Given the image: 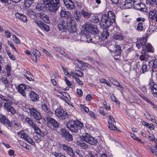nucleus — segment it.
Here are the masks:
<instances>
[{
	"label": "nucleus",
	"instance_id": "54",
	"mask_svg": "<svg viewBox=\"0 0 157 157\" xmlns=\"http://www.w3.org/2000/svg\"><path fill=\"white\" fill-rule=\"evenodd\" d=\"M147 128L150 129L151 130H154L155 127L152 123L148 124L147 126Z\"/></svg>",
	"mask_w": 157,
	"mask_h": 157
},
{
	"label": "nucleus",
	"instance_id": "24",
	"mask_svg": "<svg viewBox=\"0 0 157 157\" xmlns=\"http://www.w3.org/2000/svg\"><path fill=\"white\" fill-rule=\"evenodd\" d=\"M10 104H11L10 103L9 104L8 103H4V107L8 112H10L12 114H14L16 113L15 110L14 108L10 105Z\"/></svg>",
	"mask_w": 157,
	"mask_h": 157
},
{
	"label": "nucleus",
	"instance_id": "39",
	"mask_svg": "<svg viewBox=\"0 0 157 157\" xmlns=\"http://www.w3.org/2000/svg\"><path fill=\"white\" fill-rule=\"evenodd\" d=\"M143 23L142 22H140L138 24L137 27V29L138 31L140 32L143 29Z\"/></svg>",
	"mask_w": 157,
	"mask_h": 157
},
{
	"label": "nucleus",
	"instance_id": "45",
	"mask_svg": "<svg viewBox=\"0 0 157 157\" xmlns=\"http://www.w3.org/2000/svg\"><path fill=\"white\" fill-rule=\"evenodd\" d=\"M13 40L15 43L18 44L20 42V40L15 35H13Z\"/></svg>",
	"mask_w": 157,
	"mask_h": 157
},
{
	"label": "nucleus",
	"instance_id": "46",
	"mask_svg": "<svg viewBox=\"0 0 157 157\" xmlns=\"http://www.w3.org/2000/svg\"><path fill=\"white\" fill-rule=\"evenodd\" d=\"M25 121L28 123V124L30 125L31 124H33V121L29 118H26L25 119Z\"/></svg>",
	"mask_w": 157,
	"mask_h": 157
},
{
	"label": "nucleus",
	"instance_id": "10",
	"mask_svg": "<svg viewBox=\"0 0 157 157\" xmlns=\"http://www.w3.org/2000/svg\"><path fill=\"white\" fill-rule=\"evenodd\" d=\"M31 116L34 117L36 120H40L42 119L40 113L34 108H29V109Z\"/></svg>",
	"mask_w": 157,
	"mask_h": 157
},
{
	"label": "nucleus",
	"instance_id": "53",
	"mask_svg": "<svg viewBox=\"0 0 157 157\" xmlns=\"http://www.w3.org/2000/svg\"><path fill=\"white\" fill-rule=\"evenodd\" d=\"M5 34L6 36L8 38H10L11 36L10 32L8 30L5 31Z\"/></svg>",
	"mask_w": 157,
	"mask_h": 157
},
{
	"label": "nucleus",
	"instance_id": "48",
	"mask_svg": "<svg viewBox=\"0 0 157 157\" xmlns=\"http://www.w3.org/2000/svg\"><path fill=\"white\" fill-rule=\"evenodd\" d=\"M20 20L24 22H26L27 21V18L26 17L22 14L21 16Z\"/></svg>",
	"mask_w": 157,
	"mask_h": 157
},
{
	"label": "nucleus",
	"instance_id": "34",
	"mask_svg": "<svg viewBox=\"0 0 157 157\" xmlns=\"http://www.w3.org/2000/svg\"><path fill=\"white\" fill-rule=\"evenodd\" d=\"M81 13L85 18H89L92 14L91 13H88L83 10L81 11Z\"/></svg>",
	"mask_w": 157,
	"mask_h": 157
},
{
	"label": "nucleus",
	"instance_id": "23",
	"mask_svg": "<svg viewBox=\"0 0 157 157\" xmlns=\"http://www.w3.org/2000/svg\"><path fill=\"white\" fill-rule=\"evenodd\" d=\"M21 137L31 145H33L35 143L33 142V139L30 137L26 133H24L21 134Z\"/></svg>",
	"mask_w": 157,
	"mask_h": 157
},
{
	"label": "nucleus",
	"instance_id": "25",
	"mask_svg": "<svg viewBox=\"0 0 157 157\" xmlns=\"http://www.w3.org/2000/svg\"><path fill=\"white\" fill-rule=\"evenodd\" d=\"M113 37L115 40H121L123 38V36L119 32H116L114 34Z\"/></svg>",
	"mask_w": 157,
	"mask_h": 157
},
{
	"label": "nucleus",
	"instance_id": "62",
	"mask_svg": "<svg viewBox=\"0 0 157 157\" xmlns=\"http://www.w3.org/2000/svg\"><path fill=\"white\" fill-rule=\"evenodd\" d=\"M37 25L40 28L42 26V25L44 24L43 22L41 21H38L36 22Z\"/></svg>",
	"mask_w": 157,
	"mask_h": 157
},
{
	"label": "nucleus",
	"instance_id": "42",
	"mask_svg": "<svg viewBox=\"0 0 157 157\" xmlns=\"http://www.w3.org/2000/svg\"><path fill=\"white\" fill-rule=\"evenodd\" d=\"M79 145L83 149H86L88 147V145L86 143L82 142L80 143Z\"/></svg>",
	"mask_w": 157,
	"mask_h": 157
},
{
	"label": "nucleus",
	"instance_id": "56",
	"mask_svg": "<svg viewBox=\"0 0 157 157\" xmlns=\"http://www.w3.org/2000/svg\"><path fill=\"white\" fill-rule=\"evenodd\" d=\"M84 36H85V37H86V40L87 42L89 43V42H93L92 41V39L90 37H88L87 36H86V34L84 35Z\"/></svg>",
	"mask_w": 157,
	"mask_h": 157
},
{
	"label": "nucleus",
	"instance_id": "29",
	"mask_svg": "<svg viewBox=\"0 0 157 157\" xmlns=\"http://www.w3.org/2000/svg\"><path fill=\"white\" fill-rule=\"evenodd\" d=\"M148 71V68L147 67L146 64L143 63L141 66V69L140 70V73L141 74H143L147 71Z\"/></svg>",
	"mask_w": 157,
	"mask_h": 157
},
{
	"label": "nucleus",
	"instance_id": "28",
	"mask_svg": "<svg viewBox=\"0 0 157 157\" xmlns=\"http://www.w3.org/2000/svg\"><path fill=\"white\" fill-rule=\"evenodd\" d=\"M115 48V56H119L121 55V50L120 46L118 45H115L114 46Z\"/></svg>",
	"mask_w": 157,
	"mask_h": 157
},
{
	"label": "nucleus",
	"instance_id": "3",
	"mask_svg": "<svg viewBox=\"0 0 157 157\" xmlns=\"http://www.w3.org/2000/svg\"><path fill=\"white\" fill-rule=\"evenodd\" d=\"M67 126L68 129L73 132H77L80 128L84 127L83 124L78 120H70L67 123Z\"/></svg>",
	"mask_w": 157,
	"mask_h": 157
},
{
	"label": "nucleus",
	"instance_id": "47",
	"mask_svg": "<svg viewBox=\"0 0 157 157\" xmlns=\"http://www.w3.org/2000/svg\"><path fill=\"white\" fill-rule=\"evenodd\" d=\"M7 53L11 59L13 60L15 59V56L13 55H12L10 52L9 51H7Z\"/></svg>",
	"mask_w": 157,
	"mask_h": 157
},
{
	"label": "nucleus",
	"instance_id": "11",
	"mask_svg": "<svg viewBox=\"0 0 157 157\" xmlns=\"http://www.w3.org/2000/svg\"><path fill=\"white\" fill-rule=\"evenodd\" d=\"M60 15L64 19H67V20L69 22L71 21V23H72V22L73 23L74 20L71 17V14L69 11L63 10L61 11Z\"/></svg>",
	"mask_w": 157,
	"mask_h": 157
},
{
	"label": "nucleus",
	"instance_id": "41",
	"mask_svg": "<svg viewBox=\"0 0 157 157\" xmlns=\"http://www.w3.org/2000/svg\"><path fill=\"white\" fill-rule=\"evenodd\" d=\"M157 0H146V3L148 5L154 6L155 4L156 3Z\"/></svg>",
	"mask_w": 157,
	"mask_h": 157
},
{
	"label": "nucleus",
	"instance_id": "30",
	"mask_svg": "<svg viewBox=\"0 0 157 157\" xmlns=\"http://www.w3.org/2000/svg\"><path fill=\"white\" fill-rule=\"evenodd\" d=\"M99 33V30L97 26L96 25H93L90 33L93 34H98Z\"/></svg>",
	"mask_w": 157,
	"mask_h": 157
},
{
	"label": "nucleus",
	"instance_id": "35",
	"mask_svg": "<svg viewBox=\"0 0 157 157\" xmlns=\"http://www.w3.org/2000/svg\"><path fill=\"white\" fill-rule=\"evenodd\" d=\"M35 51V53L34 54V56H35V59H33V60L35 62H37V56L40 57V53L38 50H36Z\"/></svg>",
	"mask_w": 157,
	"mask_h": 157
},
{
	"label": "nucleus",
	"instance_id": "2",
	"mask_svg": "<svg viewBox=\"0 0 157 157\" xmlns=\"http://www.w3.org/2000/svg\"><path fill=\"white\" fill-rule=\"evenodd\" d=\"M43 2L42 4L38 3L36 4V9L37 11L55 12L59 6V0H43Z\"/></svg>",
	"mask_w": 157,
	"mask_h": 157
},
{
	"label": "nucleus",
	"instance_id": "16",
	"mask_svg": "<svg viewBox=\"0 0 157 157\" xmlns=\"http://www.w3.org/2000/svg\"><path fill=\"white\" fill-rule=\"evenodd\" d=\"M36 15L38 18L43 20L44 22L47 23H50V20L48 16L45 13L43 12L38 13H36Z\"/></svg>",
	"mask_w": 157,
	"mask_h": 157
},
{
	"label": "nucleus",
	"instance_id": "38",
	"mask_svg": "<svg viewBox=\"0 0 157 157\" xmlns=\"http://www.w3.org/2000/svg\"><path fill=\"white\" fill-rule=\"evenodd\" d=\"M90 21L94 23H97L99 21L98 17L93 16L90 20Z\"/></svg>",
	"mask_w": 157,
	"mask_h": 157
},
{
	"label": "nucleus",
	"instance_id": "18",
	"mask_svg": "<svg viewBox=\"0 0 157 157\" xmlns=\"http://www.w3.org/2000/svg\"><path fill=\"white\" fill-rule=\"evenodd\" d=\"M27 88L23 84H19L17 87L18 91L24 97H26Z\"/></svg>",
	"mask_w": 157,
	"mask_h": 157
},
{
	"label": "nucleus",
	"instance_id": "64",
	"mask_svg": "<svg viewBox=\"0 0 157 157\" xmlns=\"http://www.w3.org/2000/svg\"><path fill=\"white\" fill-rule=\"evenodd\" d=\"M54 155L56 157H65V156L64 155H62L60 154H58V153H56Z\"/></svg>",
	"mask_w": 157,
	"mask_h": 157
},
{
	"label": "nucleus",
	"instance_id": "20",
	"mask_svg": "<svg viewBox=\"0 0 157 157\" xmlns=\"http://www.w3.org/2000/svg\"><path fill=\"white\" fill-rule=\"evenodd\" d=\"M29 97L31 101L34 102H37L39 100L38 95L33 91H31L29 94Z\"/></svg>",
	"mask_w": 157,
	"mask_h": 157
},
{
	"label": "nucleus",
	"instance_id": "51",
	"mask_svg": "<svg viewBox=\"0 0 157 157\" xmlns=\"http://www.w3.org/2000/svg\"><path fill=\"white\" fill-rule=\"evenodd\" d=\"M146 6L143 3H141L140 2V8H141L140 9V11H145V7Z\"/></svg>",
	"mask_w": 157,
	"mask_h": 157
},
{
	"label": "nucleus",
	"instance_id": "21",
	"mask_svg": "<svg viewBox=\"0 0 157 157\" xmlns=\"http://www.w3.org/2000/svg\"><path fill=\"white\" fill-rule=\"evenodd\" d=\"M93 25L91 24L86 25L85 27H84L83 26L82 29V33L84 35H86L87 33H90Z\"/></svg>",
	"mask_w": 157,
	"mask_h": 157
},
{
	"label": "nucleus",
	"instance_id": "1",
	"mask_svg": "<svg viewBox=\"0 0 157 157\" xmlns=\"http://www.w3.org/2000/svg\"><path fill=\"white\" fill-rule=\"evenodd\" d=\"M115 16L113 11H109L107 14H103L100 22V25L101 28L104 29L101 33V38H99L100 41L105 40L109 36V33L107 29L115 22Z\"/></svg>",
	"mask_w": 157,
	"mask_h": 157
},
{
	"label": "nucleus",
	"instance_id": "57",
	"mask_svg": "<svg viewBox=\"0 0 157 157\" xmlns=\"http://www.w3.org/2000/svg\"><path fill=\"white\" fill-rule=\"evenodd\" d=\"M77 94H78L79 97H81L82 95V92L80 89H77Z\"/></svg>",
	"mask_w": 157,
	"mask_h": 157
},
{
	"label": "nucleus",
	"instance_id": "49",
	"mask_svg": "<svg viewBox=\"0 0 157 157\" xmlns=\"http://www.w3.org/2000/svg\"><path fill=\"white\" fill-rule=\"evenodd\" d=\"M8 44L10 45V46L12 47L14 50L16 52H17V50L15 48L13 44V43L12 42L9 41H8Z\"/></svg>",
	"mask_w": 157,
	"mask_h": 157
},
{
	"label": "nucleus",
	"instance_id": "5",
	"mask_svg": "<svg viewBox=\"0 0 157 157\" xmlns=\"http://www.w3.org/2000/svg\"><path fill=\"white\" fill-rule=\"evenodd\" d=\"M81 139L82 140L93 145H96L98 143L96 138L87 133H83L81 137Z\"/></svg>",
	"mask_w": 157,
	"mask_h": 157
},
{
	"label": "nucleus",
	"instance_id": "37",
	"mask_svg": "<svg viewBox=\"0 0 157 157\" xmlns=\"http://www.w3.org/2000/svg\"><path fill=\"white\" fill-rule=\"evenodd\" d=\"M0 98L3 101H5L6 103L10 104V101L9 99L7 97L4 96L2 95H0Z\"/></svg>",
	"mask_w": 157,
	"mask_h": 157
},
{
	"label": "nucleus",
	"instance_id": "27",
	"mask_svg": "<svg viewBox=\"0 0 157 157\" xmlns=\"http://www.w3.org/2000/svg\"><path fill=\"white\" fill-rule=\"evenodd\" d=\"M2 82L4 83L5 87L6 88H8L9 87L10 83L8 80H7V78L6 77H2L1 79Z\"/></svg>",
	"mask_w": 157,
	"mask_h": 157
},
{
	"label": "nucleus",
	"instance_id": "40",
	"mask_svg": "<svg viewBox=\"0 0 157 157\" xmlns=\"http://www.w3.org/2000/svg\"><path fill=\"white\" fill-rule=\"evenodd\" d=\"M41 28L47 32L48 31L50 30L49 26L44 23L42 25V26Z\"/></svg>",
	"mask_w": 157,
	"mask_h": 157
},
{
	"label": "nucleus",
	"instance_id": "52",
	"mask_svg": "<svg viewBox=\"0 0 157 157\" xmlns=\"http://www.w3.org/2000/svg\"><path fill=\"white\" fill-rule=\"evenodd\" d=\"M77 61L78 62L80 63L81 64H82L83 66H85V67H88V65H89L87 63H84V62H83L82 61L78 59H77Z\"/></svg>",
	"mask_w": 157,
	"mask_h": 157
},
{
	"label": "nucleus",
	"instance_id": "13",
	"mask_svg": "<svg viewBox=\"0 0 157 157\" xmlns=\"http://www.w3.org/2000/svg\"><path fill=\"white\" fill-rule=\"evenodd\" d=\"M139 0H126L124 4H122V8L124 9H130L134 6V3L138 2Z\"/></svg>",
	"mask_w": 157,
	"mask_h": 157
},
{
	"label": "nucleus",
	"instance_id": "60",
	"mask_svg": "<svg viewBox=\"0 0 157 157\" xmlns=\"http://www.w3.org/2000/svg\"><path fill=\"white\" fill-rule=\"evenodd\" d=\"M112 4H117L118 3H120L121 2H119L120 0H111ZM121 1V0H120Z\"/></svg>",
	"mask_w": 157,
	"mask_h": 157
},
{
	"label": "nucleus",
	"instance_id": "19",
	"mask_svg": "<svg viewBox=\"0 0 157 157\" xmlns=\"http://www.w3.org/2000/svg\"><path fill=\"white\" fill-rule=\"evenodd\" d=\"M40 107V109L45 112L49 114H52L51 110L46 104L45 101L44 100L41 102Z\"/></svg>",
	"mask_w": 157,
	"mask_h": 157
},
{
	"label": "nucleus",
	"instance_id": "31",
	"mask_svg": "<svg viewBox=\"0 0 157 157\" xmlns=\"http://www.w3.org/2000/svg\"><path fill=\"white\" fill-rule=\"evenodd\" d=\"M156 14L155 11H150L149 13V17L151 19L154 20L156 18Z\"/></svg>",
	"mask_w": 157,
	"mask_h": 157
},
{
	"label": "nucleus",
	"instance_id": "26",
	"mask_svg": "<svg viewBox=\"0 0 157 157\" xmlns=\"http://www.w3.org/2000/svg\"><path fill=\"white\" fill-rule=\"evenodd\" d=\"M71 23V24L70 25V27H68L67 29L70 30L71 32L72 33H75L77 30V28L76 25H75L74 21V20L73 23L72 22V23Z\"/></svg>",
	"mask_w": 157,
	"mask_h": 157
},
{
	"label": "nucleus",
	"instance_id": "15",
	"mask_svg": "<svg viewBox=\"0 0 157 157\" xmlns=\"http://www.w3.org/2000/svg\"><path fill=\"white\" fill-rule=\"evenodd\" d=\"M0 122L4 125H8L10 127L12 126V124L9 119L5 116L2 114H0Z\"/></svg>",
	"mask_w": 157,
	"mask_h": 157
},
{
	"label": "nucleus",
	"instance_id": "58",
	"mask_svg": "<svg viewBox=\"0 0 157 157\" xmlns=\"http://www.w3.org/2000/svg\"><path fill=\"white\" fill-rule=\"evenodd\" d=\"M75 79L78 83L82 85H83V82L78 78L75 77Z\"/></svg>",
	"mask_w": 157,
	"mask_h": 157
},
{
	"label": "nucleus",
	"instance_id": "32",
	"mask_svg": "<svg viewBox=\"0 0 157 157\" xmlns=\"http://www.w3.org/2000/svg\"><path fill=\"white\" fill-rule=\"evenodd\" d=\"M35 0H25L24 4L25 6L29 7Z\"/></svg>",
	"mask_w": 157,
	"mask_h": 157
},
{
	"label": "nucleus",
	"instance_id": "12",
	"mask_svg": "<svg viewBox=\"0 0 157 157\" xmlns=\"http://www.w3.org/2000/svg\"><path fill=\"white\" fill-rule=\"evenodd\" d=\"M60 148H62L69 155H70L72 157H75V153L72 148L69 146H67L65 144H61L59 145Z\"/></svg>",
	"mask_w": 157,
	"mask_h": 157
},
{
	"label": "nucleus",
	"instance_id": "9",
	"mask_svg": "<svg viewBox=\"0 0 157 157\" xmlns=\"http://www.w3.org/2000/svg\"><path fill=\"white\" fill-rule=\"evenodd\" d=\"M60 134L62 137L66 140L70 142L73 140L72 135L69 132L64 128H62L60 130Z\"/></svg>",
	"mask_w": 157,
	"mask_h": 157
},
{
	"label": "nucleus",
	"instance_id": "22",
	"mask_svg": "<svg viewBox=\"0 0 157 157\" xmlns=\"http://www.w3.org/2000/svg\"><path fill=\"white\" fill-rule=\"evenodd\" d=\"M63 2L67 8L71 10L75 8L74 4L71 0H63Z\"/></svg>",
	"mask_w": 157,
	"mask_h": 157
},
{
	"label": "nucleus",
	"instance_id": "7",
	"mask_svg": "<svg viewBox=\"0 0 157 157\" xmlns=\"http://www.w3.org/2000/svg\"><path fill=\"white\" fill-rule=\"evenodd\" d=\"M57 22L59 29L63 31H65L67 29L71 24V21L69 22L68 21L64 20L61 18H59Z\"/></svg>",
	"mask_w": 157,
	"mask_h": 157
},
{
	"label": "nucleus",
	"instance_id": "61",
	"mask_svg": "<svg viewBox=\"0 0 157 157\" xmlns=\"http://www.w3.org/2000/svg\"><path fill=\"white\" fill-rule=\"evenodd\" d=\"M91 95L90 94H88L86 95V99L87 101H90L91 100Z\"/></svg>",
	"mask_w": 157,
	"mask_h": 157
},
{
	"label": "nucleus",
	"instance_id": "33",
	"mask_svg": "<svg viewBox=\"0 0 157 157\" xmlns=\"http://www.w3.org/2000/svg\"><path fill=\"white\" fill-rule=\"evenodd\" d=\"M109 128L112 130H116V131H118L119 129H118L116 126L113 124L112 122H110L109 121Z\"/></svg>",
	"mask_w": 157,
	"mask_h": 157
},
{
	"label": "nucleus",
	"instance_id": "36",
	"mask_svg": "<svg viewBox=\"0 0 157 157\" xmlns=\"http://www.w3.org/2000/svg\"><path fill=\"white\" fill-rule=\"evenodd\" d=\"M138 2H135L134 3L133 7L136 9L140 11V0Z\"/></svg>",
	"mask_w": 157,
	"mask_h": 157
},
{
	"label": "nucleus",
	"instance_id": "55",
	"mask_svg": "<svg viewBox=\"0 0 157 157\" xmlns=\"http://www.w3.org/2000/svg\"><path fill=\"white\" fill-rule=\"evenodd\" d=\"M112 100L113 101L115 102L117 104H120V102L119 101L117 100L115 96L114 95H113L111 97Z\"/></svg>",
	"mask_w": 157,
	"mask_h": 157
},
{
	"label": "nucleus",
	"instance_id": "63",
	"mask_svg": "<svg viewBox=\"0 0 157 157\" xmlns=\"http://www.w3.org/2000/svg\"><path fill=\"white\" fill-rule=\"evenodd\" d=\"M153 67H157V59H153Z\"/></svg>",
	"mask_w": 157,
	"mask_h": 157
},
{
	"label": "nucleus",
	"instance_id": "59",
	"mask_svg": "<svg viewBox=\"0 0 157 157\" xmlns=\"http://www.w3.org/2000/svg\"><path fill=\"white\" fill-rule=\"evenodd\" d=\"M140 67V62H138L134 66V69H139Z\"/></svg>",
	"mask_w": 157,
	"mask_h": 157
},
{
	"label": "nucleus",
	"instance_id": "50",
	"mask_svg": "<svg viewBox=\"0 0 157 157\" xmlns=\"http://www.w3.org/2000/svg\"><path fill=\"white\" fill-rule=\"evenodd\" d=\"M99 112L100 114H102L103 116H105V115L106 113L104 111V109L103 107H99Z\"/></svg>",
	"mask_w": 157,
	"mask_h": 157
},
{
	"label": "nucleus",
	"instance_id": "8",
	"mask_svg": "<svg viewBox=\"0 0 157 157\" xmlns=\"http://www.w3.org/2000/svg\"><path fill=\"white\" fill-rule=\"evenodd\" d=\"M55 114L56 116L60 120H64L68 118L69 116L67 111L60 108L56 109L55 110Z\"/></svg>",
	"mask_w": 157,
	"mask_h": 157
},
{
	"label": "nucleus",
	"instance_id": "43",
	"mask_svg": "<svg viewBox=\"0 0 157 157\" xmlns=\"http://www.w3.org/2000/svg\"><path fill=\"white\" fill-rule=\"evenodd\" d=\"M148 147L149 150L151 151V152L155 155H157V152L155 150V149L153 148L150 145L148 146Z\"/></svg>",
	"mask_w": 157,
	"mask_h": 157
},
{
	"label": "nucleus",
	"instance_id": "6",
	"mask_svg": "<svg viewBox=\"0 0 157 157\" xmlns=\"http://www.w3.org/2000/svg\"><path fill=\"white\" fill-rule=\"evenodd\" d=\"M145 48L144 49H143L142 55L140 56V59L141 61H147L148 59V56L147 53L148 52H153L154 50L151 44L147 45Z\"/></svg>",
	"mask_w": 157,
	"mask_h": 157
},
{
	"label": "nucleus",
	"instance_id": "17",
	"mask_svg": "<svg viewBox=\"0 0 157 157\" xmlns=\"http://www.w3.org/2000/svg\"><path fill=\"white\" fill-rule=\"evenodd\" d=\"M147 40L145 38L140 39L136 42V46L138 48H140L142 47L143 49L145 48V47L147 45L150 44L149 43L146 44Z\"/></svg>",
	"mask_w": 157,
	"mask_h": 157
},
{
	"label": "nucleus",
	"instance_id": "44",
	"mask_svg": "<svg viewBox=\"0 0 157 157\" xmlns=\"http://www.w3.org/2000/svg\"><path fill=\"white\" fill-rule=\"evenodd\" d=\"M148 60H149L148 65L149 66V68L152 69L153 67V59L149 60L148 59Z\"/></svg>",
	"mask_w": 157,
	"mask_h": 157
},
{
	"label": "nucleus",
	"instance_id": "14",
	"mask_svg": "<svg viewBox=\"0 0 157 157\" xmlns=\"http://www.w3.org/2000/svg\"><path fill=\"white\" fill-rule=\"evenodd\" d=\"M149 89L152 92L153 95L157 98V84H155L153 81H151L148 85Z\"/></svg>",
	"mask_w": 157,
	"mask_h": 157
},
{
	"label": "nucleus",
	"instance_id": "4",
	"mask_svg": "<svg viewBox=\"0 0 157 157\" xmlns=\"http://www.w3.org/2000/svg\"><path fill=\"white\" fill-rule=\"evenodd\" d=\"M47 122V125L49 128L54 131H56L59 128L60 124L55 119L51 118L48 115H47L45 117Z\"/></svg>",
	"mask_w": 157,
	"mask_h": 157
}]
</instances>
